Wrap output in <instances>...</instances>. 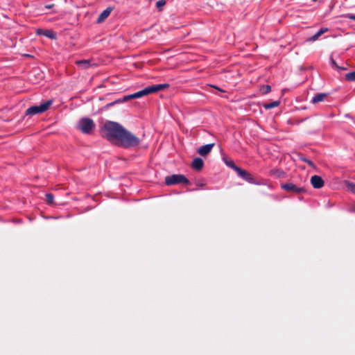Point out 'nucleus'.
Here are the masks:
<instances>
[{"label": "nucleus", "instance_id": "1", "mask_svg": "<svg viewBox=\"0 0 355 355\" xmlns=\"http://www.w3.org/2000/svg\"><path fill=\"white\" fill-rule=\"evenodd\" d=\"M103 131L108 140L116 141L123 147H133L139 144V139L137 137L116 122H106L103 126Z\"/></svg>", "mask_w": 355, "mask_h": 355}, {"label": "nucleus", "instance_id": "2", "mask_svg": "<svg viewBox=\"0 0 355 355\" xmlns=\"http://www.w3.org/2000/svg\"><path fill=\"white\" fill-rule=\"evenodd\" d=\"M168 87V84H159V85H150V86H148V87L144 88V89L139 91L137 92H135L134 94L124 96L123 97V98H121V101L126 102L131 99L141 98L144 96H147L148 94L155 93L158 91L167 88Z\"/></svg>", "mask_w": 355, "mask_h": 355}, {"label": "nucleus", "instance_id": "3", "mask_svg": "<svg viewBox=\"0 0 355 355\" xmlns=\"http://www.w3.org/2000/svg\"><path fill=\"white\" fill-rule=\"evenodd\" d=\"M53 101L49 100L39 105H34L28 108L26 111L27 115H34L46 112L52 105Z\"/></svg>", "mask_w": 355, "mask_h": 355}, {"label": "nucleus", "instance_id": "4", "mask_svg": "<svg viewBox=\"0 0 355 355\" xmlns=\"http://www.w3.org/2000/svg\"><path fill=\"white\" fill-rule=\"evenodd\" d=\"M165 183L168 186L176 184H188L189 181L184 175L181 174H175L169 176H166L165 178Z\"/></svg>", "mask_w": 355, "mask_h": 355}, {"label": "nucleus", "instance_id": "5", "mask_svg": "<svg viewBox=\"0 0 355 355\" xmlns=\"http://www.w3.org/2000/svg\"><path fill=\"white\" fill-rule=\"evenodd\" d=\"M78 128L84 133H89L94 128V121L88 118L82 119L78 122Z\"/></svg>", "mask_w": 355, "mask_h": 355}, {"label": "nucleus", "instance_id": "6", "mask_svg": "<svg viewBox=\"0 0 355 355\" xmlns=\"http://www.w3.org/2000/svg\"><path fill=\"white\" fill-rule=\"evenodd\" d=\"M281 187L282 189L286 191L293 192L295 193H302L305 192V189L304 187H297L295 184L293 183L284 184L281 186Z\"/></svg>", "mask_w": 355, "mask_h": 355}, {"label": "nucleus", "instance_id": "7", "mask_svg": "<svg viewBox=\"0 0 355 355\" xmlns=\"http://www.w3.org/2000/svg\"><path fill=\"white\" fill-rule=\"evenodd\" d=\"M237 169V174L239 177L245 180V181L250 182V183H254V177L247 171L243 170L242 168H236Z\"/></svg>", "mask_w": 355, "mask_h": 355}, {"label": "nucleus", "instance_id": "8", "mask_svg": "<svg viewBox=\"0 0 355 355\" xmlns=\"http://www.w3.org/2000/svg\"><path fill=\"white\" fill-rule=\"evenodd\" d=\"M76 64L82 69H86L96 65L92 60H77Z\"/></svg>", "mask_w": 355, "mask_h": 355}, {"label": "nucleus", "instance_id": "9", "mask_svg": "<svg viewBox=\"0 0 355 355\" xmlns=\"http://www.w3.org/2000/svg\"><path fill=\"white\" fill-rule=\"evenodd\" d=\"M311 183L315 189H320L324 185V181L322 178L316 175L311 177Z\"/></svg>", "mask_w": 355, "mask_h": 355}, {"label": "nucleus", "instance_id": "10", "mask_svg": "<svg viewBox=\"0 0 355 355\" xmlns=\"http://www.w3.org/2000/svg\"><path fill=\"white\" fill-rule=\"evenodd\" d=\"M214 146V144H209L202 146L198 149V153L202 156H205L211 151Z\"/></svg>", "mask_w": 355, "mask_h": 355}, {"label": "nucleus", "instance_id": "11", "mask_svg": "<svg viewBox=\"0 0 355 355\" xmlns=\"http://www.w3.org/2000/svg\"><path fill=\"white\" fill-rule=\"evenodd\" d=\"M37 35H44L50 39L55 40L56 39L55 33L51 30L49 29H37L36 31Z\"/></svg>", "mask_w": 355, "mask_h": 355}, {"label": "nucleus", "instance_id": "12", "mask_svg": "<svg viewBox=\"0 0 355 355\" xmlns=\"http://www.w3.org/2000/svg\"><path fill=\"white\" fill-rule=\"evenodd\" d=\"M112 11V8L111 7H109L104 10L98 17L97 23H102L106 18L109 17Z\"/></svg>", "mask_w": 355, "mask_h": 355}, {"label": "nucleus", "instance_id": "13", "mask_svg": "<svg viewBox=\"0 0 355 355\" xmlns=\"http://www.w3.org/2000/svg\"><path fill=\"white\" fill-rule=\"evenodd\" d=\"M327 96L328 94L327 93H318L312 98L311 102L313 104H316L323 101L324 98H327Z\"/></svg>", "mask_w": 355, "mask_h": 355}, {"label": "nucleus", "instance_id": "14", "mask_svg": "<svg viewBox=\"0 0 355 355\" xmlns=\"http://www.w3.org/2000/svg\"><path fill=\"white\" fill-rule=\"evenodd\" d=\"M203 165L204 162L201 158L197 157L193 160L192 167L197 171L201 170L203 167Z\"/></svg>", "mask_w": 355, "mask_h": 355}, {"label": "nucleus", "instance_id": "15", "mask_svg": "<svg viewBox=\"0 0 355 355\" xmlns=\"http://www.w3.org/2000/svg\"><path fill=\"white\" fill-rule=\"evenodd\" d=\"M328 31L327 28H322L320 29L315 34H314L312 37L308 39L309 42H314L317 40L319 37H320L323 33H326Z\"/></svg>", "mask_w": 355, "mask_h": 355}, {"label": "nucleus", "instance_id": "16", "mask_svg": "<svg viewBox=\"0 0 355 355\" xmlns=\"http://www.w3.org/2000/svg\"><path fill=\"white\" fill-rule=\"evenodd\" d=\"M345 79L348 81H355V71L347 73Z\"/></svg>", "mask_w": 355, "mask_h": 355}, {"label": "nucleus", "instance_id": "17", "mask_svg": "<svg viewBox=\"0 0 355 355\" xmlns=\"http://www.w3.org/2000/svg\"><path fill=\"white\" fill-rule=\"evenodd\" d=\"M270 90H271L270 86L268 85H263L260 89V91L261 92L262 94H267V93L270 92Z\"/></svg>", "mask_w": 355, "mask_h": 355}, {"label": "nucleus", "instance_id": "18", "mask_svg": "<svg viewBox=\"0 0 355 355\" xmlns=\"http://www.w3.org/2000/svg\"><path fill=\"white\" fill-rule=\"evenodd\" d=\"M279 101H273L272 103H269V104H266L264 105V107L266 108V109H271V108H273V107H276L279 105Z\"/></svg>", "mask_w": 355, "mask_h": 355}, {"label": "nucleus", "instance_id": "19", "mask_svg": "<svg viewBox=\"0 0 355 355\" xmlns=\"http://www.w3.org/2000/svg\"><path fill=\"white\" fill-rule=\"evenodd\" d=\"M347 187L348 189L352 192L353 193H355V183L354 182H347Z\"/></svg>", "mask_w": 355, "mask_h": 355}, {"label": "nucleus", "instance_id": "20", "mask_svg": "<svg viewBox=\"0 0 355 355\" xmlns=\"http://www.w3.org/2000/svg\"><path fill=\"white\" fill-rule=\"evenodd\" d=\"M46 199L48 204H52L53 202V196L51 193L46 194Z\"/></svg>", "mask_w": 355, "mask_h": 355}, {"label": "nucleus", "instance_id": "21", "mask_svg": "<svg viewBox=\"0 0 355 355\" xmlns=\"http://www.w3.org/2000/svg\"><path fill=\"white\" fill-rule=\"evenodd\" d=\"M165 4H166L165 0H159L157 2L156 6H157V9L161 10Z\"/></svg>", "mask_w": 355, "mask_h": 355}, {"label": "nucleus", "instance_id": "22", "mask_svg": "<svg viewBox=\"0 0 355 355\" xmlns=\"http://www.w3.org/2000/svg\"><path fill=\"white\" fill-rule=\"evenodd\" d=\"M226 164H227L229 167H230V168H232L233 170H234L236 172H237V169H236V168H240V167H239V166H236V165L234 164V163L232 161L227 162H226Z\"/></svg>", "mask_w": 355, "mask_h": 355}, {"label": "nucleus", "instance_id": "23", "mask_svg": "<svg viewBox=\"0 0 355 355\" xmlns=\"http://www.w3.org/2000/svg\"><path fill=\"white\" fill-rule=\"evenodd\" d=\"M121 101V98H120V99H117V100H116V101H113V102H112V103H108V104L106 105V107H108L112 106V105H115V104H117V103H124V102H125V101Z\"/></svg>", "mask_w": 355, "mask_h": 355}, {"label": "nucleus", "instance_id": "24", "mask_svg": "<svg viewBox=\"0 0 355 355\" xmlns=\"http://www.w3.org/2000/svg\"><path fill=\"white\" fill-rule=\"evenodd\" d=\"M331 63L334 68L338 69H340V67L337 64V63L335 62V60L333 58H331Z\"/></svg>", "mask_w": 355, "mask_h": 355}, {"label": "nucleus", "instance_id": "25", "mask_svg": "<svg viewBox=\"0 0 355 355\" xmlns=\"http://www.w3.org/2000/svg\"><path fill=\"white\" fill-rule=\"evenodd\" d=\"M302 160H303L304 162H306L309 165H310V166H313V163L311 161H310V160H309V159H306V158L302 159Z\"/></svg>", "mask_w": 355, "mask_h": 355}, {"label": "nucleus", "instance_id": "26", "mask_svg": "<svg viewBox=\"0 0 355 355\" xmlns=\"http://www.w3.org/2000/svg\"><path fill=\"white\" fill-rule=\"evenodd\" d=\"M347 17L350 19L355 21V15L352 14H348Z\"/></svg>", "mask_w": 355, "mask_h": 355}, {"label": "nucleus", "instance_id": "27", "mask_svg": "<svg viewBox=\"0 0 355 355\" xmlns=\"http://www.w3.org/2000/svg\"><path fill=\"white\" fill-rule=\"evenodd\" d=\"M53 7V4H49V5H46L45 6V8H47V9H50V8H51Z\"/></svg>", "mask_w": 355, "mask_h": 355}, {"label": "nucleus", "instance_id": "28", "mask_svg": "<svg viewBox=\"0 0 355 355\" xmlns=\"http://www.w3.org/2000/svg\"><path fill=\"white\" fill-rule=\"evenodd\" d=\"M211 87H214V88L217 89H218V90H219L220 92H225V91H223L222 89H220V88H218V87H216V86L211 85Z\"/></svg>", "mask_w": 355, "mask_h": 355}, {"label": "nucleus", "instance_id": "29", "mask_svg": "<svg viewBox=\"0 0 355 355\" xmlns=\"http://www.w3.org/2000/svg\"><path fill=\"white\" fill-rule=\"evenodd\" d=\"M338 70H346L347 68L346 67H340V69H338Z\"/></svg>", "mask_w": 355, "mask_h": 355}]
</instances>
